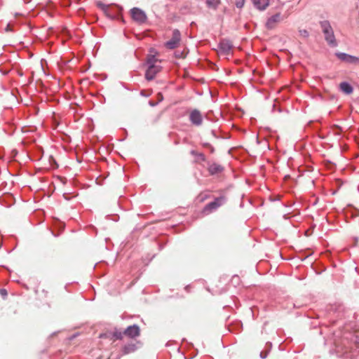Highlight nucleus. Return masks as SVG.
I'll list each match as a JSON object with an SVG mask.
<instances>
[{
  "mask_svg": "<svg viewBox=\"0 0 359 359\" xmlns=\"http://www.w3.org/2000/svg\"><path fill=\"white\" fill-rule=\"evenodd\" d=\"M161 70L160 65L149 66L145 74V78L147 81L153 80L156 75Z\"/></svg>",
  "mask_w": 359,
  "mask_h": 359,
  "instance_id": "nucleus-8",
  "label": "nucleus"
},
{
  "mask_svg": "<svg viewBox=\"0 0 359 359\" xmlns=\"http://www.w3.org/2000/svg\"><path fill=\"white\" fill-rule=\"evenodd\" d=\"M190 154L196 157V161H205L206 158L203 153H198L196 150H191Z\"/></svg>",
  "mask_w": 359,
  "mask_h": 359,
  "instance_id": "nucleus-15",
  "label": "nucleus"
},
{
  "mask_svg": "<svg viewBox=\"0 0 359 359\" xmlns=\"http://www.w3.org/2000/svg\"><path fill=\"white\" fill-rule=\"evenodd\" d=\"M219 51L224 55H229L232 48V44L230 41L223 39L219 43Z\"/></svg>",
  "mask_w": 359,
  "mask_h": 359,
  "instance_id": "nucleus-9",
  "label": "nucleus"
},
{
  "mask_svg": "<svg viewBox=\"0 0 359 359\" xmlns=\"http://www.w3.org/2000/svg\"><path fill=\"white\" fill-rule=\"evenodd\" d=\"M27 27H29V29H30V27H29V24L27 23Z\"/></svg>",
  "mask_w": 359,
  "mask_h": 359,
  "instance_id": "nucleus-28",
  "label": "nucleus"
},
{
  "mask_svg": "<svg viewBox=\"0 0 359 359\" xmlns=\"http://www.w3.org/2000/svg\"><path fill=\"white\" fill-rule=\"evenodd\" d=\"M123 334L130 338H135L140 335V330L139 326L133 325L128 326L123 332Z\"/></svg>",
  "mask_w": 359,
  "mask_h": 359,
  "instance_id": "nucleus-10",
  "label": "nucleus"
},
{
  "mask_svg": "<svg viewBox=\"0 0 359 359\" xmlns=\"http://www.w3.org/2000/svg\"><path fill=\"white\" fill-rule=\"evenodd\" d=\"M123 335H125L123 332L117 330L113 332V337L115 338V339H122Z\"/></svg>",
  "mask_w": 359,
  "mask_h": 359,
  "instance_id": "nucleus-18",
  "label": "nucleus"
},
{
  "mask_svg": "<svg viewBox=\"0 0 359 359\" xmlns=\"http://www.w3.org/2000/svg\"><path fill=\"white\" fill-rule=\"evenodd\" d=\"M284 18V16H283L280 13H277L268 18L265 26L268 29H273L279 22L283 21Z\"/></svg>",
  "mask_w": 359,
  "mask_h": 359,
  "instance_id": "nucleus-4",
  "label": "nucleus"
},
{
  "mask_svg": "<svg viewBox=\"0 0 359 359\" xmlns=\"http://www.w3.org/2000/svg\"><path fill=\"white\" fill-rule=\"evenodd\" d=\"M339 89L341 91L344 93L346 95H350L353 93V87L347 82H341L339 84Z\"/></svg>",
  "mask_w": 359,
  "mask_h": 359,
  "instance_id": "nucleus-12",
  "label": "nucleus"
},
{
  "mask_svg": "<svg viewBox=\"0 0 359 359\" xmlns=\"http://www.w3.org/2000/svg\"><path fill=\"white\" fill-rule=\"evenodd\" d=\"M260 357L262 359H265L267 357V352L266 351H262L260 353Z\"/></svg>",
  "mask_w": 359,
  "mask_h": 359,
  "instance_id": "nucleus-22",
  "label": "nucleus"
},
{
  "mask_svg": "<svg viewBox=\"0 0 359 359\" xmlns=\"http://www.w3.org/2000/svg\"><path fill=\"white\" fill-rule=\"evenodd\" d=\"M24 3H26L25 0H23Z\"/></svg>",
  "mask_w": 359,
  "mask_h": 359,
  "instance_id": "nucleus-29",
  "label": "nucleus"
},
{
  "mask_svg": "<svg viewBox=\"0 0 359 359\" xmlns=\"http://www.w3.org/2000/svg\"><path fill=\"white\" fill-rule=\"evenodd\" d=\"M189 121L193 125L199 126L203 123V116L198 109L192 110L189 114Z\"/></svg>",
  "mask_w": 359,
  "mask_h": 359,
  "instance_id": "nucleus-7",
  "label": "nucleus"
},
{
  "mask_svg": "<svg viewBox=\"0 0 359 359\" xmlns=\"http://www.w3.org/2000/svg\"><path fill=\"white\" fill-rule=\"evenodd\" d=\"M336 56L341 61L349 64H359V57L345 53H337Z\"/></svg>",
  "mask_w": 359,
  "mask_h": 359,
  "instance_id": "nucleus-6",
  "label": "nucleus"
},
{
  "mask_svg": "<svg viewBox=\"0 0 359 359\" xmlns=\"http://www.w3.org/2000/svg\"><path fill=\"white\" fill-rule=\"evenodd\" d=\"M323 32L325 34V39L328 44L332 47L337 46L332 28L328 21H323L320 22Z\"/></svg>",
  "mask_w": 359,
  "mask_h": 359,
  "instance_id": "nucleus-1",
  "label": "nucleus"
},
{
  "mask_svg": "<svg viewBox=\"0 0 359 359\" xmlns=\"http://www.w3.org/2000/svg\"><path fill=\"white\" fill-rule=\"evenodd\" d=\"M133 19L139 24H143L147 21L146 13L138 8H133L130 10Z\"/></svg>",
  "mask_w": 359,
  "mask_h": 359,
  "instance_id": "nucleus-3",
  "label": "nucleus"
},
{
  "mask_svg": "<svg viewBox=\"0 0 359 359\" xmlns=\"http://www.w3.org/2000/svg\"><path fill=\"white\" fill-rule=\"evenodd\" d=\"M136 349H137L136 345L133 343H130V344H126L123 347L122 352H123V354L126 355V354L134 352Z\"/></svg>",
  "mask_w": 359,
  "mask_h": 359,
  "instance_id": "nucleus-14",
  "label": "nucleus"
},
{
  "mask_svg": "<svg viewBox=\"0 0 359 359\" xmlns=\"http://www.w3.org/2000/svg\"><path fill=\"white\" fill-rule=\"evenodd\" d=\"M220 4V0H206V5L209 8L217 9Z\"/></svg>",
  "mask_w": 359,
  "mask_h": 359,
  "instance_id": "nucleus-16",
  "label": "nucleus"
},
{
  "mask_svg": "<svg viewBox=\"0 0 359 359\" xmlns=\"http://www.w3.org/2000/svg\"><path fill=\"white\" fill-rule=\"evenodd\" d=\"M299 35L304 39L308 38L309 36V33L306 29H299Z\"/></svg>",
  "mask_w": 359,
  "mask_h": 359,
  "instance_id": "nucleus-19",
  "label": "nucleus"
},
{
  "mask_svg": "<svg viewBox=\"0 0 359 359\" xmlns=\"http://www.w3.org/2000/svg\"><path fill=\"white\" fill-rule=\"evenodd\" d=\"M25 53H27L29 58H31L33 56V53H32V51L28 48H25V47L24 46V55Z\"/></svg>",
  "mask_w": 359,
  "mask_h": 359,
  "instance_id": "nucleus-21",
  "label": "nucleus"
},
{
  "mask_svg": "<svg viewBox=\"0 0 359 359\" xmlns=\"http://www.w3.org/2000/svg\"><path fill=\"white\" fill-rule=\"evenodd\" d=\"M224 168L217 163H212L209 166L208 170L211 175L218 174L223 171Z\"/></svg>",
  "mask_w": 359,
  "mask_h": 359,
  "instance_id": "nucleus-13",
  "label": "nucleus"
},
{
  "mask_svg": "<svg viewBox=\"0 0 359 359\" xmlns=\"http://www.w3.org/2000/svg\"><path fill=\"white\" fill-rule=\"evenodd\" d=\"M1 292L4 294H6V291L5 290H1Z\"/></svg>",
  "mask_w": 359,
  "mask_h": 359,
  "instance_id": "nucleus-24",
  "label": "nucleus"
},
{
  "mask_svg": "<svg viewBox=\"0 0 359 359\" xmlns=\"http://www.w3.org/2000/svg\"><path fill=\"white\" fill-rule=\"evenodd\" d=\"M236 6L238 8H241L243 7L245 4V0H236Z\"/></svg>",
  "mask_w": 359,
  "mask_h": 359,
  "instance_id": "nucleus-20",
  "label": "nucleus"
},
{
  "mask_svg": "<svg viewBox=\"0 0 359 359\" xmlns=\"http://www.w3.org/2000/svg\"><path fill=\"white\" fill-rule=\"evenodd\" d=\"M10 29H11L10 25H7V27H6V31H8V30H10Z\"/></svg>",
  "mask_w": 359,
  "mask_h": 359,
  "instance_id": "nucleus-25",
  "label": "nucleus"
},
{
  "mask_svg": "<svg viewBox=\"0 0 359 359\" xmlns=\"http://www.w3.org/2000/svg\"><path fill=\"white\" fill-rule=\"evenodd\" d=\"M140 94L143 96H146L144 91H141Z\"/></svg>",
  "mask_w": 359,
  "mask_h": 359,
  "instance_id": "nucleus-27",
  "label": "nucleus"
},
{
  "mask_svg": "<svg viewBox=\"0 0 359 359\" xmlns=\"http://www.w3.org/2000/svg\"><path fill=\"white\" fill-rule=\"evenodd\" d=\"M27 133V131H26L25 129H24V131H23V133H24V145L25 144V140L27 138V136L25 135V134Z\"/></svg>",
  "mask_w": 359,
  "mask_h": 359,
  "instance_id": "nucleus-23",
  "label": "nucleus"
},
{
  "mask_svg": "<svg viewBox=\"0 0 359 359\" xmlns=\"http://www.w3.org/2000/svg\"><path fill=\"white\" fill-rule=\"evenodd\" d=\"M12 153L13 154L14 156H15L18 154V151L16 150H13L12 151Z\"/></svg>",
  "mask_w": 359,
  "mask_h": 359,
  "instance_id": "nucleus-26",
  "label": "nucleus"
},
{
  "mask_svg": "<svg viewBox=\"0 0 359 359\" xmlns=\"http://www.w3.org/2000/svg\"><path fill=\"white\" fill-rule=\"evenodd\" d=\"M252 1L254 6L260 11L265 10L269 4V0H253Z\"/></svg>",
  "mask_w": 359,
  "mask_h": 359,
  "instance_id": "nucleus-11",
  "label": "nucleus"
},
{
  "mask_svg": "<svg viewBox=\"0 0 359 359\" xmlns=\"http://www.w3.org/2000/svg\"><path fill=\"white\" fill-rule=\"evenodd\" d=\"M225 202L226 198L224 196L216 198L214 201L209 203L204 207L203 212L209 214L216 210L218 208L224 204Z\"/></svg>",
  "mask_w": 359,
  "mask_h": 359,
  "instance_id": "nucleus-2",
  "label": "nucleus"
},
{
  "mask_svg": "<svg viewBox=\"0 0 359 359\" xmlns=\"http://www.w3.org/2000/svg\"><path fill=\"white\" fill-rule=\"evenodd\" d=\"M181 39L180 32L177 29H175L172 32V38L165 43L166 48L169 49L175 48Z\"/></svg>",
  "mask_w": 359,
  "mask_h": 359,
  "instance_id": "nucleus-5",
  "label": "nucleus"
},
{
  "mask_svg": "<svg viewBox=\"0 0 359 359\" xmlns=\"http://www.w3.org/2000/svg\"><path fill=\"white\" fill-rule=\"evenodd\" d=\"M158 62V60L156 58L154 55H149L147 58V64L149 66L157 65L156 63Z\"/></svg>",
  "mask_w": 359,
  "mask_h": 359,
  "instance_id": "nucleus-17",
  "label": "nucleus"
}]
</instances>
